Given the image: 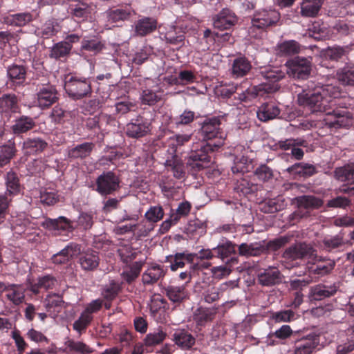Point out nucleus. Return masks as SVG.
<instances>
[{"label":"nucleus","instance_id":"nucleus-1","mask_svg":"<svg viewBox=\"0 0 354 354\" xmlns=\"http://www.w3.org/2000/svg\"><path fill=\"white\" fill-rule=\"evenodd\" d=\"M221 125L219 118L214 117L204 120L201 129L203 139H214L215 141L207 143L201 142L199 149L196 146H193L186 162L187 166L193 171H198L208 167L211 162L209 152L214 151L223 145L226 135L222 131Z\"/></svg>","mask_w":354,"mask_h":354},{"label":"nucleus","instance_id":"nucleus-2","mask_svg":"<svg viewBox=\"0 0 354 354\" xmlns=\"http://www.w3.org/2000/svg\"><path fill=\"white\" fill-rule=\"evenodd\" d=\"M340 93L338 88L332 85L316 88L314 91L303 92L297 95L300 106L308 109L311 112H326V115L334 118L328 122L330 127H342L348 124L349 117L346 111L327 112L333 104L332 98H337Z\"/></svg>","mask_w":354,"mask_h":354},{"label":"nucleus","instance_id":"nucleus-3","mask_svg":"<svg viewBox=\"0 0 354 354\" xmlns=\"http://www.w3.org/2000/svg\"><path fill=\"white\" fill-rule=\"evenodd\" d=\"M283 259L295 261L308 258L311 260L322 261V257L318 256L314 247L306 242H299L287 248L283 252Z\"/></svg>","mask_w":354,"mask_h":354},{"label":"nucleus","instance_id":"nucleus-4","mask_svg":"<svg viewBox=\"0 0 354 354\" xmlns=\"http://www.w3.org/2000/svg\"><path fill=\"white\" fill-rule=\"evenodd\" d=\"M280 19V14L275 10H262L257 12L252 19V26L249 28V33L252 37L255 29L263 30L275 25Z\"/></svg>","mask_w":354,"mask_h":354},{"label":"nucleus","instance_id":"nucleus-5","mask_svg":"<svg viewBox=\"0 0 354 354\" xmlns=\"http://www.w3.org/2000/svg\"><path fill=\"white\" fill-rule=\"evenodd\" d=\"M65 90L74 100H80L91 94V83L88 79L71 77L65 83Z\"/></svg>","mask_w":354,"mask_h":354},{"label":"nucleus","instance_id":"nucleus-6","mask_svg":"<svg viewBox=\"0 0 354 354\" xmlns=\"http://www.w3.org/2000/svg\"><path fill=\"white\" fill-rule=\"evenodd\" d=\"M287 73L296 79H307L311 71V62L307 58L296 57L287 62Z\"/></svg>","mask_w":354,"mask_h":354},{"label":"nucleus","instance_id":"nucleus-7","mask_svg":"<svg viewBox=\"0 0 354 354\" xmlns=\"http://www.w3.org/2000/svg\"><path fill=\"white\" fill-rule=\"evenodd\" d=\"M120 187V179L113 172H104L96 179L95 190L101 195L113 194Z\"/></svg>","mask_w":354,"mask_h":354},{"label":"nucleus","instance_id":"nucleus-8","mask_svg":"<svg viewBox=\"0 0 354 354\" xmlns=\"http://www.w3.org/2000/svg\"><path fill=\"white\" fill-rule=\"evenodd\" d=\"M283 275L280 270L274 266L266 268H260L257 271V279L263 286H272L279 284L282 281Z\"/></svg>","mask_w":354,"mask_h":354},{"label":"nucleus","instance_id":"nucleus-9","mask_svg":"<svg viewBox=\"0 0 354 354\" xmlns=\"http://www.w3.org/2000/svg\"><path fill=\"white\" fill-rule=\"evenodd\" d=\"M20 112L19 101L15 94H3L0 97V115L9 119L12 113Z\"/></svg>","mask_w":354,"mask_h":354},{"label":"nucleus","instance_id":"nucleus-10","mask_svg":"<svg viewBox=\"0 0 354 354\" xmlns=\"http://www.w3.org/2000/svg\"><path fill=\"white\" fill-rule=\"evenodd\" d=\"M125 129L127 136L132 138H142L150 131L148 122L141 117L128 123Z\"/></svg>","mask_w":354,"mask_h":354},{"label":"nucleus","instance_id":"nucleus-11","mask_svg":"<svg viewBox=\"0 0 354 354\" xmlns=\"http://www.w3.org/2000/svg\"><path fill=\"white\" fill-rule=\"evenodd\" d=\"M338 288L335 283L332 285L319 283L310 287L309 297L311 300L321 301L335 295Z\"/></svg>","mask_w":354,"mask_h":354},{"label":"nucleus","instance_id":"nucleus-12","mask_svg":"<svg viewBox=\"0 0 354 354\" xmlns=\"http://www.w3.org/2000/svg\"><path fill=\"white\" fill-rule=\"evenodd\" d=\"M319 337L310 334L296 341L295 354H312L319 344Z\"/></svg>","mask_w":354,"mask_h":354},{"label":"nucleus","instance_id":"nucleus-13","mask_svg":"<svg viewBox=\"0 0 354 354\" xmlns=\"http://www.w3.org/2000/svg\"><path fill=\"white\" fill-rule=\"evenodd\" d=\"M237 18L234 14L228 9H223L214 17V27L220 30H227L234 26Z\"/></svg>","mask_w":354,"mask_h":354},{"label":"nucleus","instance_id":"nucleus-14","mask_svg":"<svg viewBox=\"0 0 354 354\" xmlns=\"http://www.w3.org/2000/svg\"><path fill=\"white\" fill-rule=\"evenodd\" d=\"M58 100L57 92L54 86L46 85L41 88L37 93L39 106L45 109L56 102Z\"/></svg>","mask_w":354,"mask_h":354},{"label":"nucleus","instance_id":"nucleus-15","mask_svg":"<svg viewBox=\"0 0 354 354\" xmlns=\"http://www.w3.org/2000/svg\"><path fill=\"white\" fill-rule=\"evenodd\" d=\"M351 49L348 46H328L323 49L321 52L322 56L326 60L332 62H338L344 57L347 56Z\"/></svg>","mask_w":354,"mask_h":354},{"label":"nucleus","instance_id":"nucleus-16","mask_svg":"<svg viewBox=\"0 0 354 354\" xmlns=\"http://www.w3.org/2000/svg\"><path fill=\"white\" fill-rule=\"evenodd\" d=\"M238 250L241 256L259 257L266 254L264 241L251 243H241L239 245Z\"/></svg>","mask_w":354,"mask_h":354},{"label":"nucleus","instance_id":"nucleus-17","mask_svg":"<svg viewBox=\"0 0 354 354\" xmlns=\"http://www.w3.org/2000/svg\"><path fill=\"white\" fill-rule=\"evenodd\" d=\"M100 257L95 251L86 252L79 258L81 268L87 272L95 270L100 264Z\"/></svg>","mask_w":354,"mask_h":354},{"label":"nucleus","instance_id":"nucleus-18","mask_svg":"<svg viewBox=\"0 0 354 354\" xmlns=\"http://www.w3.org/2000/svg\"><path fill=\"white\" fill-rule=\"evenodd\" d=\"M80 248L75 244H69L59 252L53 254L52 261L55 264H64L80 252Z\"/></svg>","mask_w":354,"mask_h":354},{"label":"nucleus","instance_id":"nucleus-19","mask_svg":"<svg viewBox=\"0 0 354 354\" xmlns=\"http://www.w3.org/2000/svg\"><path fill=\"white\" fill-rule=\"evenodd\" d=\"M41 225L50 230H62L72 231L73 227L72 221L64 216H59L57 218H46L41 223Z\"/></svg>","mask_w":354,"mask_h":354},{"label":"nucleus","instance_id":"nucleus-20","mask_svg":"<svg viewBox=\"0 0 354 354\" xmlns=\"http://www.w3.org/2000/svg\"><path fill=\"white\" fill-rule=\"evenodd\" d=\"M25 288L19 284H9L6 290V297L12 304L18 306L25 299Z\"/></svg>","mask_w":354,"mask_h":354},{"label":"nucleus","instance_id":"nucleus-21","mask_svg":"<svg viewBox=\"0 0 354 354\" xmlns=\"http://www.w3.org/2000/svg\"><path fill=\"white\" fill-rule=\"evenodd\" d=\"M324 0H303L300 14L304 17H316L322 6Z\"/></svg>","mask_w":354,"mask_h":354},{"label":"nucleus","instance_id":"nucleus-22","mask_svg":"<svg viewBox=\"0 0 354 354\" xmlns=\"http://www.w3.org/2000/svg\"><path fill=\"white\" fill-rule=\"evenodd\" d=\"M157 28V20L152 17H143L137 21L135 32L139 36H145L153 32Z\"/></svg>","mask_w":354,"mask_h":354},{"label":"nucleus","instance_id":"nucleus-23","mask_svg":"<svg viewBox=\"0 0 354 354\" xmlns=\"http://www.w3.org/2000/svg\"><path fill=\"white\" fill-rule=\"evenodd\" d=\"M95 147L93 142H84L76 145L68 152L69 158L73 159H84L88 157Z\"/></svg>","mask_w":354,"mask_h":354},{"label":"nucleus","instance_id":"nucleus-24","mask_svg":"<svg viewBox=\"0 0 354 354\" xmlns=\"http://www.w3.org/2000/svg\"><path fill=\"white\" fill-rule=\"evenodd\" d=\"M5 185L6 187V192L4 194L10 197H12L18 194L20 192V183L17 174L10 170L8 171L5 176Z\"/></svg>","mask_w":354,"mask_h":354},{"label":"nucleus","instance_id":"nucleus-25","mask_svg":"<svg viewBox=\"0 0 354 354\" xmlns=\"http://www.w3.org/2000/svg\"><path fill=\"white\" fill-rule=\"evenodd\" d=\"M312 266L308 267V271L310 273L319 277H323L324 275L329 274L335 267V261L332 260L326 261L325 263H323L324 259L322 261L312 260Z\"/></svg>","mask_w":354,"mask_h":354},{"label":"nucleus","instance_id":"nucleus-26","mask_svg":"<svg viewBox=\"0 0 354 354\" xmlns=\"http://www.w3.org/2000/svg\"><path fill=\"white\" fill-rule=\"evenodd\" d=\"M252 68L250 62L244 57H239L234 59L232 65V74L236 77H242L246 75Z\"/></svg>","mask_w":354,"mask_h":354},{"label":"nucleus","instance_id":"nucleus-27","mask_svg":"<svg viewBox=\"0 0 354 354\" xmlns=\"http://www.w3.org/2000/svg\"><path fill=\"white\" fill-rule=\"evenodd\" d=\"M280 113L279 107L273 103L263 104L257 111L258 118L263 122L273 120Z\"/></svg>","mask_w":354,"mask_h":354},{"label":"nucleus","instance_id":"nucleus-28","mask_svg":"<svg viewBox=\"0 0 354 354\" xmlns=\"http://www.w3.org/2000/svg\"><path fill=\"white\" fill-rule=\"evenodd\" d=\"M36 124L31 117L22 115L16 119L15 124L12 126V130L15 134H20L32 129Z\"/></svg>","mask_w":354,"mask_h":354},{"label":"nucleus","instance_id":"nucleus-29","mask_svg":"<svg viewBox=\"0 0 354 354\" xmlns=\"http://www.w3.org/2000/svg\"><path fill=\"white\" fill-rule=\"evenodd\" d=\"M173 336L175 343L182 349L188 350L195 344V338L185 330L176 331Z\"/></svg>","mask_w":354,"mask_h":354},{"label":"nucleus","instance_id":"nucleus-30","mask_svg":"<svg viewBox=\"0 0 354 354\" xmlns=\"http://www.w3.org/2000/svg\"><path fill=\"white\" fill-rule=\"evenodd\" d=\"M165 274L160 266L153 265L142 274V280L145 284H153L163 277Z\"/></svg>","mask_w":354,"mask_h":354},{"label":"nucleus","instance_id":"nucleus-31","mask_svg":"<svg viewBox=\"0 0 354 354\" xmlns=\"http://www.w3.org/2000/svg\"><path fill=\"white\" fill-rule=\"evenodd\" d=\"M287 171L290 173L298 174L302 177H310L317 173L315 165L309 163L299 162L295 163L288 167Z\"/></svg>","mask_w":354,"mask_h":354},{"label":"nucleus","instance_id":"nucleus-32","mask_svg":"<svg viewBox=\"0 0 354 354\" xmlns=\"http://www.w3.org/2000/svg\"><path fill=\"white\" fill-rule=\"evenodd\" d=\"M344 243V234L339 233L333 236L325 237L320 243V247L323 250L332 252L342 247Z\"/></svg>","mask_w":354,"mask_h":354},{"label":"nucleus","instance_id":"nucleus-33","mask_svg":"<svg viewBox=\"0 0 354 354\" xmlns=\"http://www.w3.org/2000/svg\"><path fill=\"white\" fill-rule=\"evenodd\" d=\"M32 21V15L30 12H22L10 15L3 18L6 24L15 26H24Z\"/></svg>","mask_w":354,"mask_h":354},{"label":"nucleus","instance_id":"nucleus-34","mask_svg":"<svg viewBox=\"0 0 354 354\" xmlns=\"http://www.w3.org/2000/svg\"><path fill=\"white\" fill-rule=\"evenodd\" d=\"M286 204L283 199H269L261 202L259 209L266 214H272L283 210Z\"/></svg>","mask_w":354,"mask_h":354},{"label":"nucleus","instance_id":"nucleus-35","mask_svg":"<svg viewBox=\"0 0 354 354\" xmlns=\"http://www.w3.org/2000/svg\"><path fill=\"white\" fill-rule=\"evenodd\" d=\"M279 88V86L278 84L263 82L251 88L247 89V91L248 93H251L252 97H254L276 92Z\"/></svg>","mask_w":354,"mask_h":354},{"label":"nucleus","instance_id":"nucleus-36","mask_svg":"<svg viewBox=\"0 0 354 354\" xmlns=\"http://www.w3.org/2000/svg\"><path fill=\"white\" fill-rule=\"evenodd\" d=\"M165 292L174 303H180L187 297V292L184 286H169L165 288Z\"/></svg>","mask_w":354,"mask_h":354},{"label":"nucleus","instance_id":"nucleus-37","mask_svg":"<svg viewBox=\"0 0 354 354\" xmlns=\"http://www.w3.org/2000/svg\"><path fill=\"white\" fill-rule=\"evenodd\" d=\"M17 149L14 142L0 146V168L8 165L15 156Z\"/></svg>","mask_w":354,"mask_h":354},{"label":"nucleus","instance_id":"nucleus-38","mask_svg":"<svg viewBox=\"0 0 354 354\" xmlns=\"http://www.w3.org/2000/svg\"><path fill=\"white\" fill-rule=\"evenodd\" d=\"M167 169L173 172L176 178L180 179L185 176L184 165L182 160L176 156H174L171 159L166 160L165 163Z\"/></svg>","mask_w":354,"mask_h":354},{"label":"nucleus","instance_id":"nucleus-39","mask_svg":"<svg viewBox=\"0 0 354 354\" xmlns=\"http://www.w3.org/2000/svg\"><path fill=\"white\" fill-rule=\"evenodd\" d=\"M297 206L305 209H318L323 205V201L314 196H301L295 198Z\"/></svg>","mask_w":354,"mask_h":354},{"label":"nucleus","instance_id":"nucleus-40","mask_svg":"<svg viewBox=\"0 0 354 354\" xmlns=\"http://www.w3.org/2000/svg\"><path fill=\"white\" fill-rule=\"evenodd\" d=\"M46 147L47 143L39 138H28L23 144V148L29 153L41 152Z\"/></svg>","mask_w":354,"mask_h":354},{"label":"nucleus","instance_id":"nucleus-41","mask_svg":"<svg viewBox=\"0 0 354 354\" xmlns=\"http://www.w3.org/2000/svg\"><path fill=\"white\" fill-rule=\"evenodd\" d=\"M337 78L343 85H354V65H348L337 72Z\"/></svg>","mask_w":354,"mask_h":354},{"label":"nucleus","instance_id":"nucleus-42","mask_svg":"<svg viewBox=\"0 0 354 354\" xmlns=\"http://www.w3.org/2000/svg\"><path fill=\"white\" fill-rule=\"evenodd\" d=\"M334 177L339 181L345 182L354 179V163H349L334 170Z\"/></svg>","mask_w":354,"mask_h":354},{"label":"nucleus","instance_id":"nucleus-43","mask_svg":"<svg viewBox=\"0 0 354 354\" xmlns=\"http://www.w3.org/2000/svg\"><path fill=\"white\" fill-rule=\"evenodd\" d=\"M8 75L12 82L21 84L26 80V70L21 65H12L8 68Z\"/></svg>","mask_w":354,"mask_h":354},{"label":"nucleus","instance_id":"nucleus-44","mask_svg":"<svg viewBox=\"0 0 354 354\" xmlns=\"http://www.w3.org/2000/svg\"><path fill=\"white\" fill-rule=\"evenodd\" d=\"M278 53L281 56L292 55L299 53L301 46L295 40L283 41L277 46Z\"/></svg>","mask_w":354,"mask_h":354},{"label":"nucleus","instance_id":"nucleus-45","mask_svg":"<svg viewBox=\"0 0 354 354\" xmlns=\"http://www.w3.org/2000/svg\"><path fill=\"white\" fill-rule=\"evenodd\" d=\"M159 93V91L156 92L150 88L142 90L140 97L141 103L148 106L155 105L162 99Z\"/></svg>","mask_w":354,"mask_h":354},{"label":"nucleus","instance_id":"nucleus-46","mask_svg":"<svg viewBox=\"0 0 354 354\" xmlns=\"http://www.w3.org/2000/svg\"><path fill=\"white\" fill-rule=\"evenodd\" d=\"M72 45L68 41H60L53 46L50 56L52 58L59 59L70 53Z\"/></svg>","mask_w":354,"mask_h":354},{"label":"nucleus","instance_id":"nucleus-47","mask_svg":"<svg viewBox=\"0 0 354 354\" xmlns=\"http://www.w3.org/2000/svg\"><path fill=\"white\" fill-rule=\"evenodd\" d=\"M131 13L124 9L111 10L106 12L108 21L113 24L122 22L129 18Z\"/></svg>","mask_w":354,"mask_h":354},{"label":"nucleus","instance_id":"nucleus-48","mask_svg":"<svg viewBox=\"0 0 354 354\" xmlns=\"http://www.w3.org/2000/svg\"><path fill=\"white\" fill-rule=\"evenodd\" d=\"M235 244L227 241L223 243L218 245L216 247L214 248L212 250L216 252V257L218 258L223 260L230 257L232 254L235 253Z\"/></svg>","mask_w":354,"mask_h":354},{"label":"nucleus","instance_id":"nucleus-49","mask_svg":"<svg viewBox=\"0 0 354 354\" xmlns=\"http://www.w3.org/2000/svg\"><path fill=\"white\" fill-rule=\"evenodd\" d=\"M142 263L141 261H136L133 263L129 270L124 271L122 273V278L128 283H131L140 274Z\"/></svg>","mask_w":354,"mask_h":354},{"label":"nucleus","instance_id":"nucleus-50","mask_svg":"<svg viewBox=\"0 0 354 354\" xmlns=\"http://www.w3.org/2000/svg\"><path fill=\"white\" fill-rule=\"evenodd\" d=\"M216 313V309L199 308L194 314V319L198 323L202 324L212 321L214 318Z\"/></svg>","mask_w":354,"mask_h":354},{"label":"nucleus","instance_id":"nucleus-51","mask_svg":"<svg viewBox=\"0 0 354 354\" xmlns=\"http://www.w3.org/2000/svg\"><path fill=\"white\" fill-rule=\"evenodd\" d=\"M290 241V236H281L273 240L269 241L266 243L264 241V248H266V254L269 251H277Z\"/></svg>","mask_w":354,"mask_h":354},{"label":"nucleus","instance_id":"nucleus-52","mask_svg":"<svg viewBox=\"0 0 354 354\" xmlns=\"http://www.w3.org/2000/svg\"><path fill=\"white\" fill-rule=\"evenodd\" d=\"M66 344L71 351L78 353L91 354L93 352L92 348L82 342H75L73 339H70L66 342Z\"/></svg>","mask_w":354,"mask_h":354},{"label":"nucleus","instance_id":"nucleus-53","mask_svg":"<svg viewBox=\"0 0 354 354\" xmlns=\"http://www.w3.org/2000/svg\"><path fill=\"white\" fill-rule=\"evenodd\" d=\"M118 253L121 260L128 263L135 259L137 257L138 252L129 245H125L118 249Z\"/></svg>","mask_w":354,"mask_h":354},{"label":"nucleus","instance_id":"nucleus-54","mask_svg":"<svg viewBox=\"0 0 354 354\" xmlns=\"http://www.w3.org/2000/svg\"><path fill=\"white\" fill-rule=\"evenodd\" d=\"M120 289L121 287L118 283L111 281L109 284L104 286L102 295L106 299L112 300L118 295Z\"/></svg>","mask_w":354,"mask_h":354},{"label":"nucleus","instance_id":"nucleus-55","mask_svg":"<svg viewBox=\"0 0 354 354\" xmlns=\"http://www.w3.org/2000/svg\"><path fill=\"white\" fill-rule=\"evenodd\" d=\"M185 253L179 252L175 254L174 256L170 255L166 257V262L171 263L170 268L172 271H176L178 268L185 266Z\"/></svg>","mask_w":354,"mask_h":354},{"label":"nucleus","instance_id":"nucleus-56","mask_svg":"<svg viewBox=\"0 0 354 354\" xmlns=\"http://www.w3.org/2000/svg\"><path fill=\"white\" fill-rule=\"evenodd\" d=\"M92 319V315H87V314L82 313L78 319L73 323V328L75 330L81 333L86 330Z\"/></svg>","mask_w":354,"mask_h":354},{"label":"nucleus","instance_id":"nucleus-57","mask_svg":"<svg viewBox=\"0 0 354 354\" xmlns=\"http://www.w3.org/2000/svg\"><path fill=\"white\" fill-rule=\"evenodd\" d=\"M164 212L160 206L151 207L146 213L145 217L149 223H156L163 218Z\"/></svg>","mask_w":354,"mask_h":354},{"label":"nucleus","instance_id":"nucleus-58","mask_svg":"<svg viewBox=\"0 0 354 354\" xmlns=\"http://www.w3.org/2000/svg\"><path fill=\"white\" fill-rule=\"evenodd\" d=\"M186 230L189 234L201 235L205 232V225L199 219H194L188 223Z\"/></svg>","mask_w":354,"mask_h":354},{"label":"nucleus","instance_id":"nucleus-59","mask_svg":"<svg viewBox=\"0 0 354 354\" xmlns=\"http://www.w3.org/2000/svg\"><path fill=\"white\" fill-rule=\"evenodd\" d=\"M191 204L188 201H184L180 203L178 205V208L176 210V212H173L171 215H172V219L174 221H178L182 216H187L191 210Z\"/></svg>","mask_w":354,"mask_h":354},{"label":"nucleus","instance_id":"nucleus-60","mask_svg":"<svg viewBox=\"0 0 354 354\" xmlns=\"http://www.w3.org/2000/svg\"><path fill=\"white\" fill-rule=\"evenodd\" d=\"M295 316V313L292 310H285L273 313L271 319L275 322H289Z\"/></svg>","mask_w":354,"mask_h":354},{"label":"nucleus","instance_id":"nucleus-61","mask_svg":"<svg viewBox=\"0 0 354 354\" xmlns=\"http://www.w3.org/2000/svg\"><path fill=\"white\" fill-rule=\"evenodd\" d=\"M166 334L162 330L153 333L148 334L145 339V345L147 346H153L161 343L165 338Z\"/></svg>","mask_w":354,"mask_h":354},{"label":"nucleus","instance_id":"nucleus-62","mask_svg":"<svg viewBox=\"0 0 354 354\" xmlns=\"http://www.w3.org/2000/svg\"><path fill=\"white\" fill-rule=\"evenodd\" d=\"M69 113L64 110L60 106H55L50 115L52 122L56 124L63 123Z\"/></svg>","mask_w":354,"mask_h":354},{"label":"nucleus","instance_id":"nucleus-63","mask_svg":"<svg viewBox=\"0 0 354 354\" xmlns=\"http://www.w3.org/2000/svg\"><path fill=\"white\" fill-rule=\"evenodd\" d=\"M255 176L262 181H268L273 177V171L266 165H261L254 171Z\"/></svg>","mask_w":354,"mask_h":354},{"label":"nucleus","instance_id":"nucleus-64","mask_svg":"<svg viewBox=\"0 0 354 354\" xmlns=\"http://www.w3.org/2000/svg\"><path fill=\"white\" fill-rule=\"evenodd\" d=\"M58 201V196L55 192L44 190L40 193V201L44 205H53Z\"/></svg>","mask_w":354,"mask_h":354}]
</instances>
